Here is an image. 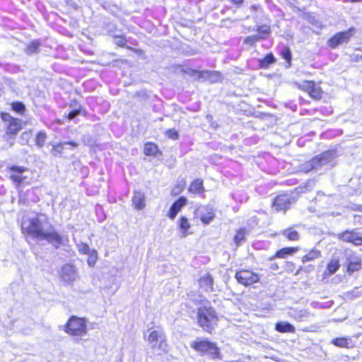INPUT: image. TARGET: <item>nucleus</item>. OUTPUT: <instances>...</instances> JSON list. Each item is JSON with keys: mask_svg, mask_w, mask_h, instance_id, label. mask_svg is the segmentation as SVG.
<instances>
[{"mask_svg": "<svg viewBox=\"0 0 362 362\" xmlns=\"http://www.w3.org/2000/svg\"><path fill=\"white\" fill-rule=\"evenodd\" d=\"M196 317L197 325L206 333L212 334L218 327L219 317L216 309L211 305L199 307Z\"/></svg>", "mask_w": 362, "mask_h": 362, "instance_id": "obj_1", "label": "nucleus"}, {"mask_svg": "<svg viewBox=\"0 0 362 362\" xmlns=\"http://www.w3.org/2000/svg\"><path fill=\"white\" fill-rule=\"evenodd\" d=\"M190 346L202 355H207L212 359H221V354L217 344L208 339L199 338L192 341Z\"/></svg>", "mask_w": 362, "mask_h": 362, "instance_id": "obj_2", "label": "nucleus"}, {"mask_svg": "<svg viewBox=\"0 0 362 362\" xmlns=\"http://www.w3.org/2000/svg\"><path fill=\"white\" fill-rule=\"evenodd\" d=\"M320 82L313 80H304L301 83H295L296 87L308 94V95L314 101L322 100L325 96V91L320 86Z\"/></svg>", "mask_w": 362, "mask_h": 362, "instance_id": "obj_3", "label": "nucleus"}, {"mask_svg": "<svg viewBox=\"0 0 362 362\" xmlns=\"http://www.w3.org/2000/svg\"><path fill=\"white\" fill-rule=\"evenodd\" d=\"M86 322V320L83 317L71 315L64 325V330L70 336H84L87 333Z\"/></svg>", "mask_w": 362, "mask_h": 362, "instance_id": "obj_4", "label": "nucleus"}, {"mask_svg": "<svg viewBox=\"0 0 362 362\" xmlns=\"http://www.w3.org/2000/svg\"><path fill=\"white\" fill-rule=\"evenodd\" d=\"M0 118L5 124V134L9 137L16 136L23 129L21 120L11 116L8 112H1Z\"/></svg>", "mask_w": 362, "mask_h": 362, "instance_id": "obj_5", "label": "nucleus"}, {"mask_svg": "<svg viewBox=\"0 0 362 362\" xmlns=\"http://www.w3.org/2000/svg\"><path fill=\"white\" fill-rule=\"evenodd\" d=\"M329 153L323 151L319 155L313 156L300 165L301 172L308 173L325 165L329 161Z\"/></svg>", "mask_w": 362, "mask_h": 362, "instance_id": "obj_6", "label": "nucleus"}, {"mask_svg": "<svg viewBox=\"0 0 362 362\" xmlns=\"http://www.w3.org/2000/svg\"><path fill=\"white\" fill-rule=\"evenodd\" d=\"M27 232L30 233L33 238L46 240L56 248L59 247L63 243L62 238L56 232L44 233L40 230V228H28Z\"/></svg>", "mask_w": 362, "mask_h": 362, "instance_id": "obj_7", "label": "nucleus"}, {"mask_svg": "<svg viewBox=\"0 0 362 362\" xmlns=\"http://www.w3.org/2000/svg\"><path fill=\"white\" fill-rule=\"evenodd\" d=\"M235 279L239 284L248 287L259 281V275L252 269H241L235 272Z\"/></svg>", "mask_w": 362, "mask_h": 362, "instance_id": "obj_8", "label": "nucleus"}, {"mask_svg": "<svg viewBox=\"0 0 362 362\" xmlns=\"http://www.w3.org/2000/svg\"><path fill=\"white\" fill-rule=\"evenodd\" d=\"M148 342L151 344L152 349L157 348L160 354H166L168 351V344L164 333L158 330H153L149 333Z\"/></svg>", "mask_w": 362, "mask_h": 362, "instance_id": "obj_9", "label": "nucleus"}, {"mask_svg": "<svg viewBox=\"0 0 362 362\" xmlns=\"http://www.w3.org/2000/svg\"><path fill=\"white\" fill-rule=\"evenodd\" d=\"M295 198L288 193L276 195L272 202V207L277 212H286L295 202Z\"/></svg>", "mask_w": 362, "mask_h": 362, "instance_id": "obj_10", "label": "nucleus"}, {"mask_svg": "<svg viewBox=\"0 0 362 362\" xmlns=\"http://www.w3.org/2000/svg\"><path fill=\"white\" fill-rule=\"evenodd\" d=\"M354 31L355 28L351 27L346 30L336 33L328 39L327 46L331 49H335L343 43H347L354 35Z\"/></svg>", "mask_w": 362, "mask_h": 362, "instance_id": "obj_11", "label": "nucleus"}, {"mask_svg": "<svg viewBox=\"0 0 362 362\" xmlns=\"http://www.w3.org/2000/svg\"><path fill=\"white\" fill-rule=\"evenodd\" d=\"M28 170V168L23 166L15 165H9L6 168L8 179L14 184L16 187L23 185L26 179L23 173Z\"/></svg>", "mask_w": 362, "mask_h": 362, "instance_id": "obj_12", "label": "nucleus"}, {"mask_svg": "<svg viewBox=\"0 0 362 362\" xmlns=\"http://www.w3.org/2000/svg\"><path fill=\"white\" fill-rule=\"evenodd\" d=\"M187 202L188 200L187 197L185 196L179 197L171 204L168 211L167 216L170 219L173 220L177 214L181 211V209L187 204Z\"/></svg>", "mask_w": 362, "mask_h": 362, "instance_id": "obj_13", "label": "nucleus"}, {"mask_svg": "<svg viewBox=\"0 0 362 362\" xmlns=\"http://www.w3.org/2000/svg\"><path fill=\"white\" fill-rule=\"evenodd\" d=\"M187 191L192 195H199L202 199L205 198V188L202 178L197 177L192 180L187 188Z\"/></svg>", "mask_w": 362, "mask_h": 362, "instance_id": "obj_14", "label": "nucleus"}, {"mask_svg": "<svg viewBox=\"0 0 362 362\" xmlns=\"http://www.w3.org/2000/svg\"><path fill=\"white\" fill-rule=\"evenodd\" d=\"M346 268L349 274L359 271L362 268L361 258L354 253L349 255L346 258Z\"/></svg>", "mask_w": 362, "mask_h": 362, "instance_id": "obj_15", "label": "nucleus"}, {"mask_svg": "<svg viewBox=\"0 0 362 362\" xmlns=\"http://www.w3.org/2000/svg\"><path fill=\"white\" fill-rule=\"evenodd\" d=\"M339 238L343 241L353 243L355 245H362V235L353 230H347L340 233Z\"/></svg>", "mask_w": 362, "mask_h": 362, "instance_id": "obj_16", "label": "nucleus"}, {"mask_svg": "<svg viewBox=\"0 0 362 362\" xmlns=\"http://www.w3.org/2000/svg\"><path fill=\"white\" fill-rule=\"evenodd\" d=\"M69 145L72 148H77L78 146V143L74 141H69L65 142H58L54 144L50 150V153L54 157L62 156L64 149V145Z\"/></svg>", "mask_w": 362, "mask_h": 362, "instance_id": "obj_17", "label": "nucleus"}, {"mask_svg": "<svg viewBox=\"0 0 362 362\" xmlns=\"http://www.w3.org/2000/svg\"><path fill=\"white\" fill-rule=\"evenodd\" d=\"M114 43L117 47H122V48H126L139 55H142L144 54V52L142 49L139 48H134L131 47L127 45V38L123 35H117L114 36Z\"/></svg>", "mask_w": 362, "mask_h": 362, "instance_id": "obj_18", "label": "nucleus"}, {"mask_svg": "<svg viewBox=\"0 0 362 362\" xmlns=\"http://www.w3.org/2000/svg\"><path fill=\"white\" fill-rule=\"evenodd\" d=\"M143 152L146 156L151 157L160 156L163 154L158 144L152 141L146 142L144 144Z\"/></svg>", "mask_w": 362, "mask_h": 362, "instance_id": "obj_19", "label": "nucleus"}, {"mask_svg": "<svg viewBox=\"0 0 362 362\" xmlns=\"http://www.w3.org/2000/svg\"><path fill=\"white\" fill-rule=\"evenodd\" d=\"M199 287L206 292H212L214 288V279L211 274H206L198 279Z\"/></svg>", "mask_w": 362, "mask_h": 362, "instance_id": "obj_20", "label": "nucleus"}, {"mask_svg": "<svg viewBox=\"0 0 362 362\" xmlns=\"http://www.w3.org/2000/svg\"><path fill=\"white\" fill-rule=\"evenodd\" d=\"M132 204L134 209L140 211L145 208V195L144 192L140 191H135L132 198Z\"/></svg>", "mask_w": 362, "mask_h": 362, "instance_id": "obj_21", "label": "nucleus"}, {"mask_svg": "<svg viewBox=\"0 0 362 362\" xmlns=\"http://www.w3.org/2000/svg\"><path fill=\"white\" fill-rule=\"evenodd\" d=\"M215 217L213 209L208 206H203L199 216L203 224H209Z\"/></svg>", "mask_w": 362, "mask_h": 362, "instance_id": "obj_22", "label": "nucleus"}, {"mask_svg": "<svg viewBox=\"0 0 362 362\" xmlns=\"http://www.w3.org/2000/svg\"><path fill=\"white\" fill-rule=\"evenodd\" d=\"M298 250L297 247H286L277 250L275 254L272 256L271 259L276 258L285 259L289 255H293Z\"/></svg>", "mask_w": 362, "mask_h": 362, "instance_id": "obj_23", "label": "nucleus"}, {"mask_svg": "<svg viewBox=\"0 0 362 362\" xmlns=\"http://www.w3.org/2000/svg\"><path fill=\"white\" fill-rule=\"evenodd\" d=\"M276 62V59L272 52L266 54L263 58L258 60V67L261 69H267L271 64Z\"/></svg>", "mask_w": 362, "mask_h": 362, "instance_id": "obj_24", "label": "nucleus"}, {"mask_svg": "<svg viewBox=\"0 0 362 362\" xmlns=\"http://www.w3.org/2000/svg\"><path fill=\"white\" fill-rule=\"evenodd\" d=\"M279 55L284 60L285 66L290 68L292 64V52L290 47L283 45L279 51Z\"/></svg>", "mask_w": 362, "mask_h": 362, "instance_id": "obj_25", "label": "nucleus"}, {"mask_svg": "<svg viewBox=\"0 0 362 362\" xmlns=\"http://www.w3.org/2000/svg\"><path fill=\"white\" fill-rule=\"evenodd\" d=\"M281 234L288 241H297L300 239V235L294 228H286L281 231Z\"/></svg>", "mask_w": 362, "mask_h": 362, "instance_id": "obj_26", "label": "nucleus"}, {"mask_svg": "<svg viewBox=\"0 0 362 362\" xmlns=\"http://www.w3.org/2000/svg\"><path fill=\"white\" fill-rule=\"evenodd\" d=\"M351 339L347 337H336L331 341L334 346L341 349H349L353 347L350 345Z\"/></svg>", "mask_w": 362, "mask_h": 362, "instance_id": "obj_27", "label": "nucleus"}, {"mask_svg": "<svg viewBox=\"0 0 362 362\" xmlns=\"http://www.w3.org/2000/svg\"><path fill=\"white\" fill-rule=\"evenodd\" d=\"M255 30L257 32L256 35L259 40L267 38L272 33L271 26L266 24L257 25Z\"/></svg>", "mask_w": 362, "mask_h": 362, "instance_id": "obj_28", "label": "nucleus"}, {"mask_svg": "<svg viewBox=\"0 0 362 362\" xmlns=\"http://www.w3.org/2000/svg\"><path fill=\"white\" fill-rule=\"evenodd\" d=\"M275 329L280 333H294L296 329L293 325L288 322H277Z\"/></svg>", "mask_w": 362, "mask_h": 362, "instance_id": "obj_29", "label": "nucleus"}, {"mask_svg": "<svg viewBox=\"0 0 362 362\" xmlns=\"http://www.w3.org/2000/svg\"><path fill=\"white\" fill-rule=\"evenodd\" d=\"M222 75L218 71H206L204 73V81H209L210 83H217L221 80Z\"/></svg>", "mask_w": 362, "mask_h": 362, "instance_id": "obj_30", "label": "nucleus"}, {"mask_svg": "<svg viewBox=\"0 0 362 362\" xmlns=\"http://www.w3.org/2000/svg\"><path fill=\"white\" fill-rule=\"evenodd\" d=\"M340 267L339 260L337 258L332 259L327 264L326 272L329 275L334 274Z\"/></svg>", "mask_w": 362, "mask_h": 362, "instance_id": "obj_31", "label": "nucleus"}, {"mask_svg": "<svg viewBox=\"0 0 362 362\" xmlns=\"http://www.w3.org/2000/svg\"><path fill=\"white\" fill-rule=\"evenodd\" d=\"M40 42L39 40H34L30 41L25 47V52L28 54H33L39 51Z\"/></svg>", "mask_w": 362, "mask_h": 362, "instance_id": "obj_32", "label": "nucleus"}, {"mask_svg": "<svg viewBox=\"0 0 362 362\" xmlns=\"http://www.w3.org/2000/svg\"><path fill=\"white\" fill-rule=\"evenodd\" d=\"M47 139V135L44 131H39L35 137V144L38 148H42L45 146Z\"/></svg>", "mask_w": 362, "mask_h": 362, "instance_id": "obj_33", "label": "nucleus"}, {"mask_svg": "<svg viewBox=\"0 0 362 362\" xmlns=\"http://www.w3.org/2000/svg\"><path fill=\"white\" fill-rule=\"evenodd\" d=\"M11 109L18 115H24L26 110L25 105L21 101H13L10 103Z\"/></svg>", "mask_w": 362, "mask_h": 362, "instance_id": "obj_34", "label": "nucleus"}, {"mask_svg": "<svg viewBox=\"0 0 362 362\" xmlns=\"http://www.w3.org/2000/svg\"><path fill=\"white\" fill-rule=\"evenodd\" d=\"M320 256V252L317 250H311L302 257V262H306L314 260Z\"/></svg>", "mask_w": 362, "mask_h": 362, "instance_id": "obj_35", "label": "nucleus"}, {"mask_svg": "<svg viewBox=\"0 0 362 362\" xmlns=\"http://www.w3.org/2000/svg\"><path fill=\"white\" fill-rule=\"evenodd\" d=\"M185 72L187 74H188L189 76L194 77V79L195 81H199V80L204 78L205 70L204 71H199V70L191 69L185 71Z\"/></svg>", "mask_w": 362, "mask_h": 362, "instance_id": "obj_36", "label": "nucleus"}, {"mask_svg": "<svg viewBox=\"0 0 362 362\" xmlns=\"http://www.w3.org/2000/svg\"><path fill=\"white\" fill-rule=\"evenodd\" d=\"M45 220V216L43 214L37 213L30 222V226H40Z\"/></svg>", "mask_w": 362, "mask_h": 362, "instance_id": "obj_37", "label": "nucleus"}, {"mask_svg": "<svg viewBox=\"0 0 362 362\" xmlns=\"http://www.w3.org/2000/svg\"><path fill=\"white\" fill-rule=\"evenodd\" d=\"M245 234L246 232L245 228H240L237 230L236 234L234 236V241L237 244H239L245 239Z\"/></svg>", "mask_w": 362, "mask_h": 362, "instance_id": "obj_38", "label": "nucleus"}, {"mask_svg": "<svg viewBox=\"0 0 362 362\" xmlns=\"http://www.w3.org/2000/svg\"><path fill=\"white\" fill-rule=\"evenodd\" d=\"M260 41L257 35H249L244 38L243 42L251 47H255L257 42Z\"/></svg>", "mask_w": 362, "mask_h": 362, "instance_id": "obj_39", "label": "nucleus"}, {"mask_svg": "<svg viewBox=\"0 0 362 362\" xmlns=\"http://www.w3.org/2000/svg\"><path fill=\"white\" fill-rule=\"evenodd\" d=\"M165 135L170 139L177 140L179 139V132L175 128H170L165 132Z\"/></svg>", "mask_w": 362, "mask_h": 362, "instance_id": "obj_40", "label": "nucleus"}, {"mask_svg": "<svg viewBox=\"0 0 362 362\" xmlns=\"http://www.w3.org/2000/svg\"><path fill=\"white\" fill-rule=\"evenodd\" d=\"M88 264L90 266H93L98 259V253L95 250L90 251L88 254Z\"/></svg>", "mask_w": 362, "mask_h": 362, "instance_id": "obj_41", "label": "nucleus"}, {"mask_svg": "<svg viewBox=\"0 0 362 362\" xmlns=\"http://www.w3.org/2000/svg\"><path fill=\"white\" fill-rule=\"evenodd\" d=\"M81 107L78 109H74L71 110L68 114L65 116L66 119L72 120L76 116L78 115L81 113Z\"/></svg>", "mask_w": 362, "mask_h": 362, "instance_id": "obj_42", "label": "nucleus"}, {"mask_svg": "<svg viewBox=\"0 0 362 362\" xmlns=\"http://www.w3.org/2000/svg\"><path fill=\"white\" fill-rule=\"evenodd\" d=\"M78 251L81 254L83 255H88L90 252L89 246L86 243H81L79 245Z\"/></svg>", "mask_w": 362, "mask_h": 362, "instance_id": "obj_43", "label": "nucleus"}, {"mask_svg": "<svg viewBox=\"0 0 362 362\" xmlns=\"http://www.w3.org/2000/svg\"><path fill=\"white\" fill-rule=\"evenodd\" d=\"M184 189V184H177L175 187V189L172 190L171 194L173 196L177 195L181 193Z\"/></svg>", "mask_w": 362, "mask_h": 362, "instance_id": "obj_44", "label": "nucleus"}, {"mask_svg": "<svg viewBox=\"0 0 362 362\" xmlns=\"http://www.w3.org/2000/svg\"><path fill=\"white\" fill-rule=\"evenodd\" d=\"M178 226H189L188 219L185 216H180L178 219Z\"/></svg>", "mask_w": 362, "mask_h": 362, "instance_id": "obj_45", "label": "nucleus"}, {"mask_svg": "<svg viewBox=\"0 0 362 362\" xmlns=\"http://www.w3.org/2000/svg\"><path fill=\"white\" fill-rule=\"evenodd\" d=\"M230 3L235 6L236 8H240L244 3V0H228Z\"/></svg>", "mask_w": 362, "mask_h": 362, "instance_id": "obj_46", "label": "nucleus"}, {"mask_svg": "<svg viewBox=\"0 0 362 362\" xmlns=\"http://www.w3.org/2000/svg\"><path fill=\"white\" fill-rule=\"evenodd\" d=\"M354 221L356 223L362 224V216L355 215L354 216Z\"/></svg>", "mask_w": 362, "mask_h": 362, "instance_id": "obj_47", "label": "nucleus"}, {"mask_svg": "<svg viewBox=\"0 0 362 362\" xmlns=\"http://www.w3.org/2000/svg\"><path fill=\"white\" fill-rule=\"evenodd\" d=\"M250 9L252 11H256L261 9V6L257 4H252L250 6Z\"/></svg>", "mask_w": 362, "mask_h": 362, "instance_id": "obj_48", "label": "nucleus"}, {"mask_svg": "<svg viewBox=\"0 0 362 362\" xmlns=\"http://www.w3.org/2000/svg\"><path fill=\"white\" fill-rule=\"evenodd\" d=\"M300 104H308L309 103V101L304 99L303 98H300Z\"/></svg>", "mask_w": 362, "mask_h": 362, "instance_id": "obj_49", "label": "nucleus"}, {"mask_svg": "<svg viewBox=\"0 0 362 362\" xmlns=\"http://www.w3.org/2000/svg\"><path fill=\"white\" fill-rule=\"evenodd\" d=\"M346 2L349 3H356V2H362V0H346Z\"/></svg>", "mask_w": 362, "mask_h": 362, "instance_id": "obj_50", "label": "nucleus"}, {"mask_svg": "<svg viewBox=\"0 0 362 362\" xmlns=\"http://www.w3.org/2000/svg\"><path fill=\"white\" fill-rule=\"evenodd\" d=\"M355 210L358 211H362V204L356 206Z\"/></svg>", "mask_w": 362, "mask_h": 362, "instance_id": "obj_51", "label": "nucleus"}, {"mask_svg": "<svg viewBox=\"0 0 362 362\" xmlns=\"http://www.w3.org/2000/svg\"><path fill=\"white\" fill-rule=\"evenodd\" d=\"M66 268L72 270V267L71 266H69V265L64 266L62 267V270H64Z\"/></svg>", "mask_w": 362, "mask_h": 362, "instance_id": "obj_52", "label": "nucleus"}]
</instances>
